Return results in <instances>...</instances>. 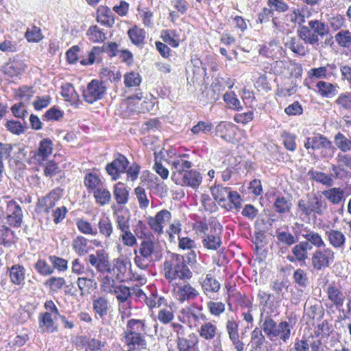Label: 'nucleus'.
Returning a JSON list of instances; mask_svg holds the SVG:
<instances>
[{"label": "nucleus", "instance_id": "f257e3e1", "mask_svg": "<svg viewBox=\"0 0 351 351\" xmlns=\"http://www.w3.org/2000/svg\"><path fill=\"white\" fill-rule=\"evenodd\" d=\"M162 272L169 283H173L176 280L186 282L193 277V272L184 256L178 254H172L164 261Z\"/></svg>", "mask_w": 351, "mask_h": 351}, {"label": "nucleus", "instance_id": "f03ea898", "mask_svg": "<svg viewBox=\"0 0 351 351\" xmlns=\"http://www.w3.org/2000/svg\"><path fill=\"white\" fill-rule=\"evenodd\" d=\"M328 203L319 194H307L306 198H302L297 203V215L302 219L316 218L323 216L328 210Z\"/></svg>", "mask_w": 351, "mask_h": 351}, {"label": "nucleus", "instance_id": "7ed1b4c3", "mask_svg": "<svg viewBox=\"0 0 351 351\" xmlns=\"http://www.w3.org/2000/svg\"><path fill=\"white\" fill-rule=\"evenodd\" d=\"M116 227L121 232L119 239L125 246L132 247L137 244V239L130 230V215L129 210L116 206H111Z\"/></svg>", "mask_w": 351, "mask_h": 351}, {"label": "nucleus", "instance_id": "20e7f679", "mask_svg": "<svg viewBox=\"0 0 351 351\" xmlns=\"http://www.w3.org/2000/svg\"><path fill=\"white\" fill-rule=\"evenodd\" d=\"M171 328L176 334L177 351H199V338L197 333L178 322L172 323Z\"/></svg>", "mask_w": 351, "mask_h": 351}, {"label": "nucleus", "instance_id": "39448f33", "mask_svg": "<svg viewBox=\"0 0 351 351\" xmlns=\"http://www.w3.org/2000/svg\"><path fill=\"white\" fill-rule=\"evenodd\" d=\"M315 247L309 259L311 267L314 271H321L331 267L335 261V252L327 246L323 238L318 244H313Z\"/></svg>", "mask_w": 351, "mask_h": 351}, {"label": "nucleus", "instance_id": "423d86ee", "mask_svg": "<svg viewBox=\"0 0 351 351\" xmlns=\"http://www.w3.org/2000/svg\"><path fill=\"white\" fill-rule=\"evenodd\" d=\"M304 147L309 154L317 153L322 158H332L335 149L332 142L319 132H314L313 136L306 137Z\"/></svg>", "mask_w": 351, "mask_h": 351}, {"label": "nucleus", "instance_id": "0eeeda50", "mask_svg": "<svg viewBox=\"0 0 351 351\" xmlns=\"http://www.w3.org/2000/svg\"><path fill=\"white\" fill-rule=\"evenodd\" d=\"M211 193L219 205L228 211L238 210L241 206L240 194L231 188L217 185L211 189Z\"/></svg>", "mask_w": 351, "mask_h": 351}, {"label": "nucleus", "instance_id": "6e6552de", "mask_svg": "<svg viewBox=\"0 0 351 351\" xmlns=\"http://www.w3.org/2000/svg\"><path fill=\"white\" fill-rule=\"evenodd\" d=\"M45 312L38 315L39 328L43 332L53 333L58 330L55 321L60 315V311L52 300H47L44 303Z\"/></svg>", "mask_w": 351, "mask_h": 351}, {"label": "nucleus", "instance_id": "1a4fd4ad", "mask_svg": "<svg viewBox=\"0 0 351 351\" xmlns=\"http://www.w3.org/2000/svg\"><path fill=\"white\" fill-rule=\"evenodd\" d=\"M153 239L143 240L138 249L134 251L135 255L134 258V264L141 269L146 270L153 261V256L156 248Z\"/></svg>", "mask_w": 351, "mask_h": 351}, {"label": "nucleus", "instance_id": "9d476101", "mask_svg": "<svg viewBox=\"0 0 351 351\" xmlns=\"http://www.w3.org/2000/svg\"><path fill=\"white\" fill-rule=\"evenodd\" d=\"M202 311V306L195 303L181 308L178 315V323L186 324L190 328L196 327L200 320L206 319V316Z\"/></svg>", "mask_w": 351, "mask_h": 351}, {"label": "nucleus", "instance_id": "9b49d317", "mask_svg": "<svg viewBox=\"0 0 351 351\" xmlns=\"http://www.w3.org/2000/svg\"><path fill=\"white\" fill-rule=\"evenodd\" d=\"M63 190L60 187L52 189L46 195L39 197L36 202V210L40 215H47V221H49V213L56 205L62 196Z\"/></svg>", "mask_w": 351, "mask_h": 351}, {"label": "nucleus", "instance_id": "f8f14e48", "mask_svg": "<svg viewBox=\"0 0 351 351\" xmlns=\"http://www.w3.org/2000/svg\"><path fill=\"white\" fill-rule=\"evenodd\" d=\"M106 93V87L104 82L97 79H93L82 90V96L86 103L93 104L102 99Z\"/></svg>", "mask_w": 351, "mask_h": 351}, {"label": "nucleus", "instance_id": "ddd939ff", "mask_svg": "<svg viewBox=\"0 0 351 351\" xmlns=\"http://www.w3.org/2000/svg\"><path fill=\"white\" fill-rule=\"evenodd\" d=\"M118 302L119 311L122 319L131 316L132 302L129 300L131 297V288L125 285L116 286L113 291Z\"/></svg>", "mask_w": 351, "mask_h": 351}, {"label": "nucleus", "instance_id": "4468645a", "mask_svg": "<svg viewBox=\"0 0 351 351\" xmlns=\"http://www.w3.org/2000/svg\"><path fill=\"white\" fill-rule=\"evenodd\" d=\"M130 162L128 158L121 153H116L112 162L108 163L105 167L107 174L110 177L111 180L116 181L121 178L127 171Z\"/></svg>", "mask_w": 351, "mask_h": 351}, {"label": "nucleus", "instance_id": "2eb2a0df", "mask_svg": "<svg viewBox=\"0 0 351 351\" xmlns=\"http://www.w3.org/2000/svg\"><path fill=\"white\" fill-rule=\"evenodd\" d=\"M171 219V213L169 210L163 208L157 212L154 216L148 217L147 224L154 234L160 236L165 232L164 228Z\"/></svg>", "mask_w": 351, "mask_h": 351}, {"label": "nucleus", "instance_id": "dca6fc26", "mask_svg": "<svg viewBox=\"0 0 351 351\" xmlns=\"http://www.w3.org/2000/svg\"><path fill=\"white\" fill-rule=\"evenodd\" d=\"M53 146L54 144L50 138H45L42 139L38 144V148L30 152L32 162L36 165H43V162L52 154Z\"/></svg>", "mask_w": 351, "mask_h": 351}, {"label": "nucleus", "instance_id": "f3484780", "mask_svg": "<svg viewBox=\"0 0 351 351\" xmlns=\"http://www.w3.org/2000/svg\"><path fill=\"white\" fill-rule=\"evenodd\" d=\"M169 163L171 166L172 180L192 167V161L190 160V155L188 154H175L173 156L170 157Z\"/></svg>", "mask_w": 351, "mask_h": 351}, {"label": "nucleus", "instance_id": "a211bd4d", "mask_svg": "<svg viewBox=\"0 0 351 351\" xmlns=\"http://www.w3.org/2000/svg\"><path fill=\"white\" fill-rule=\"evenodd\" d=\"M239 128L231 122L221 121L216 127V135L232 143L239 142Z\"/></svg>", "mask_w": 351, "mask_h": 351}, {"label": "nucleus", "instance_id": "6ab92c4d", "mask_svg": "<svg viewBox=\"0 0 351 351\" xmlns=\"http://www.w3.org/2000/svg\"><path fill=\"white\" fill-rule=\"evenodd\" d=\"M172 292L180 302L195 300L199 295V291L189 282L173 283Z\"/></svg>", "mask_w": 351, "mask_h": 351}, {"label": "nucleus", "instance_id": "aec40b11", "mask_svg": "<svg viewBox=\"0 0 351 351\" xmlns=\"http://www.w3.org/2000/svg\"><path fill=\"white\" fill-rule=\"evenodd\" d=\"M226 330L228 338L236 351H244L245 343L240 339L239 323L233 317H229L226 322Z\"/></svg>", "mask_w": 351, "mask_h": 351}, {"label": "nucleus", "instance_id": "412c9836", "mask_svg": "<svg viewBox=\"0 0 351 351\" xmlns=\"http://www.w3.org/2000/svg\"><path fill=\"white\" fill-rule=\"evenodd\" d=\"M336 160L337 165L332 164L331 170L332 171V176L335 180H342L348 176V171L346 169L351 170V154L339 153L337 155Z\"/></svg>", "mask_w": 351, "mask_h": 351}, {"label": "nucleus", "instance_id": "4be33fe9", "mask_svg": "<svg viewBox=\"0 0 351 351\" xmlns=\"http://www.w3.org/2000/svg\"><path fill=\"white\" fill-rule=\"evenodd\" d=\"M5 213L7 223L10 227H21L23 222L22 208L14 199L7 202Z\"/></svg>", "mask_w": 351, "mask_h": 351}, {"label": "nucleus", "instance_id": "5701e85b", "mask_svg": "<svg viewBox=\"0 0 351 351\" xmlns=\"http://www.w3.org/2000/svg\"><path fill=\"white\" fill-rule=\"evenodd\" d=\"M173 181L178 185L189 186L195 189L200 186L202 182V176L197 170L189 169L173 179Z\"/></svg>", "mask_w": 351, "mask_h": 351}, {"label": "nucleus", "instance_id": "b1692460", "mask_svg": "<svg viewBox=\"0 0 351 351\" xmlns=\"http://www.w3.org/2000/svg\"><path fill=\"white\" fill-rule=\"evenodd\" d=\"M202 245L208 250H217L222 245V226L210 228L208 232L202 239Z\"/></svg>", "mask_w": 351, "mask_h": 351}, {"label": "nucleus", "instance_id": "393cba45", "mask_svg": "<svg viewBox=\"0 0 351 351\" xmlns=\"http://www.w3.org/2000/svg\"><path fill=\"white\" fill-rule=\"evenodd\" d=\"M198 337L207 342L215 341L221 337V332L213 322H204L197 329Z\"/></svg>", "mask_w": 351, "mask_h": 351}, {"label": "nucleus", "instance_id": "a878e982", "mask_svg": "<svg viewBox=\"0 0 351 351\" xmlns=\"http://www.w3.org/2000/svg\"><path fill=\"white\" fill-rule=\"evenodd\" d=\"M121 341L123 342L126 351H143L147 348V343L145 337L122 333Z\"/></svg>", "mask_w": 351, "mask_h": 351}, {"label": "nucleus", "instance_id": "bb28decb", "mask_svg": "<svg viewBox=\"0 0 351 351\" xmlns=\"http://www.w3.org/2000/svg\"><path fill=\"white\" fill-rule=\"evenodd\" d=\"M149 330L148 324L145 319L130 318L125 324V328L123 333L145 337Z\"/></svg>", "mask_w": 351, "mask_h": 351}, {"label": "nucleus", "instance_id": "cd10ccee", "mask_svg": "<svg viewBox=\"0 0 351 351\" xmlns=\"http://www.w3.org/2000/svg\"><path fill=\"white\" fill-rule=\"evenodd\" d=\"M95 272L91 271L87 275L78 277L76 283L80 291L81 296L90 294L97 289V283L95 279Z\"/></svg>", "mask_w": 351, "mask_h": 351}, {"label": "nucleus", "instance_id": "c85d7f7f", "mask_svg": "<svg viewBox=\"0 0 351 351\" xmlns=\"http://www.w3.org/2000/svg\"><path fill=\"white\" fill-rule=\"evenodd\" d=\"M325 291L328 300L337 308L339 309L343 306L346 301L345 293L335 282L330 284L325 289Z\"/></svg>", "mask_w": 351, "mask_h": 351}, {"label": "nucleus", "instance_id": "c756f323", "mask_svg": "<svg viewBox=\"0 0 351 351\" xmlns=\"http://www.w3.org/2000/svg\"><path fill=\"white\" fill-rule=\"evenodd\" d=\"M310 243L301 241L291 248V255H288L287 259L291 263H299L300 265H305L308 258V247Z\"/></svg>", "mask_w": 351, "mask_h": 351}, {"label": "nucleus", "instance_id": "7c9ffc66", "mask_svg": "<svg viewBox=\"0 0 351 351\" xmlns=\"http://www.w3.org/2000/svg\"><path fill=\"white\" fill-rule=\"evenodd\" d=\"M293 228L296 235L302 237L305 239L304 241L310 243L311 245L318 244V241H322V235L319 232L311 230L304 223L295 222Z\"/></svg>", "mask_w": 351, "mask_h": 351}, {"label": "nucleus", "instance_id": "2f4dec72", "mask_svg": "<svg viewBox=\"0 0 351 351\" xmlns=\"http://www.w3.org/2000/svg\"><path fill=\"white\" fill-rule=\"evenodd\" d=\"M88 262L99 272L106 271L110 269L108 256L104 250H98L95 254H89Z\"/></svg>", "mask_w": 351, "mask_h": 351}, {"label": "nucleus", "instance_id": "473e14b6", "mask_svg": "<svg viewBox=\"0 0 351 351\" xmlns=\"http://www.w3.org/2000/svg\"><path fill=\"white\" fill-rule=\"evenodd\" d=\"M130 188L122 182H118L113 185L112 194L117 208L127 204L130 199ZM115 206V204H114Z\"/></svg>", "mask_w": 351, "mask_h": 351}, {"label": "nucleus", "instance_id": "72a5a7b5", "mask_svg": "<svg viewBox=\"0 0 351 351\" xmlns=\"http://www.w3.org/2000/svg\"><path fill=\"white\" fill-rule=\"evenodd\" d=\"M130 41L136 47L142 49L147 43V33L145 29L134 25L127 31Z\"/></svg>", "mask_w": 351, "mask_h": 351}, {"label": "nucleus", "instance_id": "f704fd0d", "mask_svg": "<svg viewBox=\"0 0 351 351\" xmlns=\"http://www.w3.org/2000/svg\"><path fill=\"white\" fill-rule=\"evenodd\" d=\"M306 43L297 36L289 37L285 43L287 49H289L297 57H305L309 53V49Z\"/></svg>", "mask_w": 351, "mask_h": 351}, {"label": "nucleus", "instance_id": "c9c22d12", "mask_svg": "<svg viewBox=\"0 0 351 351\" xmlns=\"http://www.w3.org/2000/svg\"><path fill=\"white\" fill-rule=\"evenodd\" d=\"M77 341L83 348L89 351H103L107 346L105 339H101L86 335L78 337Z\"/></svg>", "mask_w": 351, "mask_h": 351}, {"label": "nucleus", "instance_id": "e433bc0d", "mask_svg": "<svg viewBox=\"0 0 351 351\" xmlns=\"http://www.w3.org/2000/svg\"><path fill=\"white\" fill-rule=\"evenodd\" d=\"M96 21L108 28H111L115 23L114 16L107 5H99L96 10Z\"/></svg>", "mask_w": 351, "mask_h": 351}, {"label": "nucleus", "instance_id": "4c0bfd02", "mask_svg": "<svg viewBox=\"0 0 351 351\" xmlns=\"http://www.w3.org/2000/svg\"><path fill=\"white\" fill-rule=\"evenodd\" d=\"M110 304L105 296H98L93 300V310L96 318H105L110 309Z\"/></svg>", "mask_w": 351, "mask_h": 351}, {"label": "nucleus", "instance_id": "58836bf2", "mask_svg": "<svg viewBox=\"0 0 351 351\" xmlns=\"http://www.w3.org/2000/svg\"><path fill=\"white\" fill-rule=\"evenodd\" d=\"M8 276L10 282L16 286H23L25 284L26 269L20 264H15L8 268Z\"/></svg>", "mask_w": 351, "mask_h": 351}, {"label": "nucleus", "instance_id": "ea45409f", "mask_svg": "<svg viewBox=\"0 0 351 351\" xmlns=\"http://www.w3.org/2000/svg\"><path fill=\"white\" fill-rule=\"evenodd\" d=\"M282 49L275 40H271L267 43L259 45L258 54L265 58L275 59L278 57Z\"/></svg>", "mask_w": 351, "mask_h": 351}, {"label": "nucleus", "instance_id": "a19ab883", "mask_svg": "<svg viewBox=\"0 0 351 351\" xmlns=\"http://www.w3.org/2000/svg\"><path fill=\"white\" fill-rule=\"evenodd\" d=\"M322 193L332 205H339L345 200V191L340 187H330L323 191Z\"/></svg>", "mask_w": 351, "mask_h": 351}, {"label": "nucleus", "instance_id": "79ce46f5", "mask_svg": "<svg viewBox=\"0 0 351 351\" xmlns=\"http://www.w3.org/2000/svg\"><path fill=\"white\" fill-rule=\"evenodd\" d=\"M171 6L173 10L169 12L168 19L171 23H176L180 15L186 13L189 4L186 0H172Z\"/></svg>", "mask_w": 351, "mask_h": 351}, {"label": "nucleus", "instance_id": "37998d69", "mask_svg": "<svg viewBox=\"0 0 351 351\" xmlns=\"http://www.w3.org/2000/svg\"><path fill=\"white\" fill-rule=\"evenodd\" d=\"M223 90V85L217 80L213 82L210 87L202 93V95L206 97L207 103H214L219 99L221 94Z\"/></svg>", "mask_w": 351, "mask_h": 351}, {"label": "nucleus", "instance_id": "c03bdc74", "mask_svg": "<svg viewBox=\"0 0 351 351\" xmlns=\"http://www.w3.org/2000/svg\"><path fill=\"white\" fill-rule=\"evenodd\" d=\"M260 322H262L261 328L265 335L270 340H274V335L278 324L273 319L271 315L264 316L263 312H261L260 315Z\"/></svg>", "mask_w": 351, "mask_h": 351}, {"label": "nucleus", "instance_id": "a18cd8bd", "mask_svg": "<svg viewBox=\"0 0 351 351\" xmlns=\"http://www.w3.org/2000/svg\"><path fill=\"white\" fill-rule=\"evenodd\" d=\"M325 235L329 244L334 248L339 249L344 247L346 238L341 231L330 229L325 232Z\"/></svg>", "mask_w": 351, "mask_h": 351}, {"label": "nucleus", "instance_id": "49530a36", "mask_svg": "<svg viewBox=\"0 0 351 351\" xmlns=\"http://www.w3.org/2000/svg\"><path fill=\"white\" fill-rule=\"evenodd\" d=\"M95 204L100 206L108 205L112 201V195L106 183L92 193Z\"/></svg>", "mask_w": 351, "mask_h": 351}, {"label": "nucleus", "instance_id": "de8ad7c7", "mask_svg": "<svg viewBox=\"0 0 351 351\" xmlns=\"http://www.w3.org/2000/svg\"><path fill=\"white\" fill-rule=\"evenodd\" d=\"M201 286L206 295L217 293L221 289V284L211 274H206L201 283Z\"/></svg>", "mask_w": 351, "mask_h": 351}, {"label": "nucleus", "instance_id": "09e8293b", "mask_svg": "<svg viewBox=\"0 0 351 351\" xmlns=\"http://www.w3.org/2000/svg\"><path fill=\"white\" fill-rule=\"evenodd\" d=\"M317 92L322 97L331 98L337 93V84H333L326 81H318L315 85Z\"/></svg>", "mask_w": 351, "mask_h": 351}, {"label": "nucleus", "instance_id": "8fccbe9b", "mask_svg": "<svg viewBox=\"0 0 351 351\" xmlns=\"http://www.w3.org/2000/svg\"><path fill=\"white\" fill-rule=\"evenodd\" d=\"M90 241L82 235H78L73 239L72 249L80 256L87 254L90 250Z\"/></svg>", "mask_w": 351, "mask_h": 351}, {"label": "nucleus", "instance_id": "3c124183", "mask_svg": "<svg viewBox=\"0 0 351 351\" xmlns=\"http://www.w3.org/2000/svg\"><path fill=\"white\" fill-rule=\"evenodd\" d=\"M104 184L105 182L95 173L88 172L84 176V184L89 193H92Z\"/></svg>", "mask_w": 351, "mask_h": 351}, {"label": "nucleus", "instance_id": "603ef678", "mask_svg": "<svg viewBox=\"0 0 351 351\" xmlns=\"http://www.w3.org/2000/svg\"><path fill=\"white\" fill-rule=\"evenodd\" d=\"M66 280L63 277L51 276L45 281L44 285L49 293L54 294L58 293L64 287L68 288L69 286L66 285Z\"/></svg>", "mask_w": 351, "mask_h": 351}, {"label": "nucleus", "instance_id": "864d4df0", "mask_svg": "<svg viewBox=\"0 0 351 351\" xmlns=\"http://www.w3.org/2000/svg\"><path fill=\"white\" fill-rule=\"evenodd\" d=\"M60 88L61 95L64 98L66 101L69 102L71 105L77 104L80 97L71 83L67 82L63 84Z\"/></svg>", "mask_w": 351, "mask_h": 351}, {"label": "nucleus", "instance_id": "5fc2aeb1", "mask_svg": "<svg viewBox=\"0 0 351 351\" xmlns=\"http://www.w3.org/2000/svg\"><path fill=\"white\" fill-rule=\"evenodd\" d=\"M291 328L290 323L287 321L280 322L274 335V339H279L284 343H287L291 338Z\"/></svg>", "mask_w": 351, "mask_h": 351}, {"label": "nucleus", "instance_id": "6e6d98bb", "mask_svg": "<svg viewBox=\"0 0 351 351\" xmlns=\"http://www.w3.org/2000/svg\"><path fill=\"white\" fill-rule=\"evenodd\" d=\"M309 27L312 29L313 34L317 37V45L319 41V38H324L329 34V27L324 22L314 19L308 21Z\"/></svg>", "mask_w": 351, "mask_h": 351}, {"label": "nucleus", "instance_id": "4d7b16f0", "mask_svg": "<svg viewBox=\"0 0 351 351\" xmlns=\"http://www.w3.org/2000/svg\"><path fill=\"white\" fill-rule=\"evenodd\" d=\"M162 306L159 308L156 315V320L164 325L171 324L175 317L173 309L172 306L168 304L167 302V304H162Z\"/></svg>", "mask_w": 351, "mask_h": 351}, {"label": "nucleus", "instance_id": "13d9d810", "mask_svg": "<svg viewBox=\"0 0 351 351\" xmlns=\"http://www.w3.org/2000/svg\"><path fill=\"white\" fill-rule=\"evenodd\" d=\"M75 226L78 231L83 234L96 236L98 234L97 228L85 218L76 219Z\"/></svg>", "mask_w": 351, "mask_h": 351}, {"label": "nucleus", "instance_id": "bf43d9fd", "mask_svg": "<svg viewBox=\"0 0 351 351\" xmlns=\"http://www.w3.org/2000/svg\"><path fill=\"white\" fill-rule=\"evenodd\" d=\"M134 233L136 239H154L152 231L147 227V223L143 220H138L134 226Z\"/></svg>", "mask_w": 351, "mask_h": 351}, {"label": "nucleus", "instance_id": "052dcab7", "mask_svg": "<svg viewBox=\"0 0 351 351\" xmlns=\"http://www.w3.org/2000/svg\"><path fill=\"white\" fill-rule=\"evenodd\" d=\"M105 53L103 45L94 46L88 53V58L80 60V64L84 66L92 65L95 61L100 62L102 60V54Z\"/></svg>", "mask_w": 351, "mask_h": 351}, {"label": "nucleus", "instance_id": "680f3d73", "mask_svg": "<svg viewBox=\"0 0 351 351\" xmlns=\"http://www.w3.org/2000/svg\"><path fill=\"white\" fill-rule=\"evenodd\" d=\"M86 36L93 43H102L106 40V33L97 25H90L88 27Z\"/></svg>", "mask_w": 351, "mask_h": 351}, {"label": "nucleus", "instance_id": "e2e57ef3", "mask_svg": "<svg viewBox=\"0 0 351 351\" xmlns=\"http://www.w3.org/2000/svg\"><path fill=\"white\" fill-rule=\"evenodd\" d=\"M303 73L302 66L293 59H287L285 74L283 76L300 78Z\"/></svg>", "mask_w": 351, "mask_h": 351}, {"label": "nucleus", "instance_id": "0e129e2a", "mask_svg": "<svg viewBox=\"0 0 351 351\" xmlns=\"http://www.w3.org/2000/svg\"><path fill=\"white\" fill-rule=\"evenodd\" d=\"M144 302L150 312H153L155 308H160L162 304H167V299L158 295L156 293H151L145 298Z\"/></svg>", "mask_w": 351, "mask_h": 351}, {"label": "nucleus", "instance_id": "69168bd1", "mask_svg": "<svg viewBox=\"0 0 351 351\" xmlns=\"http://www.w3.org/2000/svg\"><path fill=\"white\" fill-rule=\"evenodd\" d=\"M97 227L100 234L104 238L109 239L113 234L114 227L109 217H102L99 218Z\"/></svg>", "mask_w": 351, "mask_h": 351}, {"label": "nucleus", "instance_id": "338daca9", "mask_svg": "<svg viewBox=\"0 0 351 351\" xmlns=\"http://www.w3.org/2000/svg\"><path fill=\"white\" fill-rule=\"evenodd\" d=\"M266 342V338L263 335L262 330L256 327L251 332V350H254L255 351L261 350Z\"/></svg>", "mask_w": 351, "mask_h": 351}, {"label": "nucleus", "instance_id": "774afa93", "mask_svg": "<svg viewBox=\"0 0 351 351\" xmlns=\"http://www.w3.org/2000/svg\"><path fill=\"white\" fill-rule=\"evenodd\" d=\"M334 143L342 152L346 153L351 151V137L346 136L341 132L335 135Z\"/></svg>", "mask_w": 351, "mask_h": 351}]
</instances>
